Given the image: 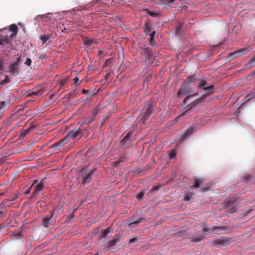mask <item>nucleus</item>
I'll return each mask as SVG.
<instances>
[{"mask_svg":"<svg viewBox=\"0 0 255 255\" xmlns=\"http://www.w3.org/2000/svg\"><path fill=\"white\" fill-rule=\"evenodd\" d=\"M183 88L179 90L177 93V97L180 98L184 95H188V96L184 99L183 103L187 105L188 103V100L192 97L197 95V93L192 94L193 89L190 86H183Z\"/></svg>","mask_w":255,"mask_h":255,"instance_id":"nucleus-1","label":"nucleus"},{"mask_svg":"<svg viewBox=\"0 0 255 255\" xmlns=\"http://www.w3.org/2000/svg\"><path fill=\"white\" fill-rule=\"evenodd\" d=\"M134 131H128L124 138L121 141L120 146L123 149L128 148L132 145V142L135 140Z\"/></svg>","mask_w":255,"mask_h":255,"instance_id":"nucleus-2","label":"nucleus"},{"mask_svg":"<svg viewBox=\"0 0 255 255\" xmlns=\"http://www.w3.org/2000/svg\"><path fill=\"white\" fill-rule=\"evenodd\" d=\"M42 180L39 182L37 179H35L31 186H34V190L32 193V197L35 198L38 193L41 191L44 187V184L42 182Z\"/></svg>","mask_w":255,"mask_h":255,"instance_id":"nucleus-3","label":"nucleus"},{"mask_svg":"<svg viewBox=\"0 0 255 255\" xmlns=\"http://www.w3.org/2000/svg\"><path fill=\"white\" fill-rule=\"evenodd\" d=\"M237 197H232L227 199V202L226 203V205L228 207H232V208L228 210L229 213H234L236 211L237 208H236V206L237 204Z\"/></svg>","mask_w":255,"mask_h":255,"instance_id":"nucleus-4","label":"nucleus"},{"mask_svg":"<svg viewBox=\"0 0 255 255\" xmlns=\"http://www.w3.org/2000/svg\"><path fill=\"white\" fill-rule=\"evenodd\" d=\"M197 87L198 89L202 88L204 90L206 91L208 94H210L212 93V91L214 88L213 85L208 86L207 82L203 79L200 80L198 84Z\"/></svg>","mask_w":255,"mask_h":255,"instance_id":"nucleus-5","label":"nucleus"},{"mask_svg":"<svg viewBox=\"0 0 255 255\" xmlns=\"http://www.w3.org/2000/svg\"><path fill=\"white\" fill-rule=\"evenodd\" d=\"M113 229L112 226H110L106 229L101 230L99 233V241L103 242L106 238H109L110 237H108V235L111 233L113 232Z\"/></svg>","mask_w":255,"mask_h":255,"instance_id":"nucleus-6","label":"nucleus"},{"mask_svg":"<svg viewBox=\"0 0 255 255\" xmlns=\"http://www.w3.org/2000/svg\"><path fill=\"white\" fill-rule=\"evenodd\" d=\"M152 104L150 102H148L145 104L143 109V115L142 119L144 121L146 120L150 117L151 113Z\"/></svg>","mask_w":255,"mask_h":255,"instance_id":"nucleus-7","label":"nucleus"},{"mask_svg":"<svg viewBox=\"0 0 255 255\" xmlns=\"http://www.w3.org/2000/svg\"><path fill=\"white\" fill-rule=\"evenodd\" d=\"M96 170V168H93L91 169L87 174L84 175L82 174V176H81L83 180L82 183L84 184L90 183Z\"/></svg>","mask_w":255,"mask_h":255,"instance_id":"nucleus-8","label":"nucleus"},{"mask_svg":"<svg viewBox=\"0 0 255 255\" xmlns=\"http://www.w3.org/2000/svg\"><path fill=\"white\" fill-rule=\"evenodd\" d=\"M213 243L215 246L221 247L227 246L229 244V241L225 238L214 239Z\"/></svg>","mask_w":255,"mask_h":255,"instance_id":"nucleus-9","label":"nucleus"},{"mask_svg":"<svg viewBox=\"0 0 255 255\" xmlns=\"http://www.w3.org/2000/svg\"><path fill=\"white\" fill-rule=\"evenodd\" d=\"M151 49L149 47H145L141 49L140 53L142 57L147 62H150L149 58L151 56Z\"/></svg>","mask_w":255,"mask_h":255,"instance_id":"nucleus-10","label":"nucleus"},{"mask_svg":"<svg viewBox=\"0 0 255 255\" xmlns=\"http://www.w3.org/2000/svg\"><path fill=\"white\" fill-rule=\"evenodd\" d=\"M122 236H118L116 235L115 238L107 242V245L109 248H113L114 247L118 246L122 240Z\"/></svg>","mask_w":255,"mask_h":255,"instance_id":"nucleus-11","label":"nucleus"},{"mask_svg":"<svg viewBox=\"0 0 255 255\" xmlns=\"http://www.w3.org/2000/svg\"><path fill=\"white\" fill-rule=\"evenodd\" d=\"M202 101H203V98H201L200 99H198L196 100L195 101H194L193 102L191 103L190 104H189L188 105L190 107L189 108H188L187 110H186L185 111L183 112L179 116V117H183V116H186L187 113H188L191 111V110L193 107H196L199 103L202 102Z\"/></svg>","mask_w":255,"mask_h":255,"instance_id":"nucleus-12","label":"nucleus"},{"mask_svg":"<svg viewBox=\"0 0 255 255\" xmlns=\"http://www.w3.org/2000/svg\"><path fill=\"white\" fill-rule=\"evenodd\" d=\"M196 130V129L195 126L190 127L185 131H184V132H183V133H182L180 136L183 138H187L191 136L194 132H195Z\"/></svg>","mask_w":255,"mask_h":255,"instance_id":"nucleus-13","label":"nucleus"},{"mask_svg":"<svg viewBox=\"0 0 255 255\" xmlns=\"http://www.w3.org/2000/svg\"><path fill=\"white\" fill-rule=\"evenodd\" d=\"M188 238L190 239L192 242L197 243L203 240V235L201 233H198L196 234L190 235Z\"/></svg>","mask_w":255,"mask_h":255,"instance_id":"nucleus-14","label":"nucleus"},{"mask_svg":"<svg viewBox=\"0 0 255 255\" xmlns=\"http://www.w3.org/2000/svg\"><path fill=\"white\" fill-rule=\"evenodd\" d=\"M229 230V227L228 226H223V227H216L214 226L211 230V232L214 234L216 235H221V231H226Z\"/></svg>","mask_w":255,"mask_h":255,"instance_id":"nucleus-15","label":"nucleus"},{"mask_svg":"<svg viewBox=\"0 0 255 255\" xmlns=\"http://www.w3.org/2000/svg\"><path fill=\"white\" fill-rule=\"evenodd\" d=\"M54 214V211L51 210L49 213V215H47L42 219V225L45 227H47V225L49 224L50 221L52 219Z\"/></svg>","mask_w":255,"mask_h":255,"instance_id":"nucleus-16","label":"nucleus"},{"mask_svg":"<svg viewBox=\"0 0 255 255\" xmlns=\"http://www.w3.org/2000/svg\"><path fill=\"white\" fill-rule=\"evenodd\" d=\"M254 176L250 173H246L243 176L242 180L246 184H252L254 181Z\"/></svg>","mask_w":255,"mask_h":255,"instance_id":"nucleus-17","label":"nucleus"},{"mask_svg":"<svg viewBox=\"0 0 255 255\" xmlns=\"http://www.w3.org/2000/svg\"><path fill=\"white\" fill-rule=\"evenodd\" d=\"M203 180L202 178H198V177H194V183L193 184L190 186V190H192L195 188H198L202 183H203Z\"/></svg>","mask_w":255,"mask_h":255,"instance_id":"nucleus-18","label":"nucleus"},{"mask_svg":"<svg viewBox=\"0 0 255 255\" xmlns=\"http://www.w3.org/2000/svg\"><path fill=\"white\" fill-rule=\"evenodd\" d=\"M8 72L13 74H17L19 72V65L17 63L11 64L9 67Z\"/></svg>","mask_w":255,"mask_h":255,"instance_id":"nucleus-19","label":"nucleus"},{"mask_svg":"<svg viewBox=\"0 0 255 255\" xmlns=\"http://www.w3.org/2000/svg\"><path fill=\"white\" fill-rule=\"evenodd\" d=\"M196 81V78L194 75L188 77L182 83V86H185L191 83H195Z\"/></svg>","mask_w":255,"mask_h":255,"instance_id":"nucleus-20","label":"nucleus"},{"mask_svg":"<svg viewBox=\"0 0 255 255\" xmlns=\"http://www.w3.org/2000/svg\"><path fill=\"white\" fill-rule=\"evenodd\" d=\"M145 220H146V219L144 218H138V219L135 220L134 221H133V222L130 223L128 224V227L129 228H133L135 225H138L140 223L144 222Z\"/></svg>","mask_w":255,"mask_h":255,"instance_id":"nucleus-21","label":"nucleus"},{"mask_svg":"<svg viewBox=\"0 0 255 255\" xmlns=\"http://www.w3.org/2000/svg\"><path fill=\"white\" fill-rule=\"evenodd\" d=\"M148 169V167H137L133 170V172H136L137 174H144Z\"/></svg>","mask_w":255,"mask_h":255,"instance_id":"nucleus-22","label":"nucleus"},{"mask_svg":"<svg viewBox=\"0 0 255 255\" xmlns=\"http://www.w3.org/2000/svg\"><path fill=\"white\" fill-rule=\"evenodd\" d=\"M69 138L66 135L63 139L59 140L58 142H57L54 145L56 146H62L63 145H64L65 144H66L69 141Z\"/></svg>","mask_w":255,"mask_h":255,"instance_id":"nucleus-23","label":"nucleus"},{"mask_svg":"<svg viewBox=\"0 0 255 255\" xmlns=\"http://www.w3.org/2000/svg\"><path fill=\"white\" fill-rule=\"evenodd\" d=\"M44 92V90L42 89L32 91L28 94L29 96H38L41 95Z\"/></svg>","mask_w":255,"mask_h":255,"instance_id":"nucleus-24","label":"nucleus"},{"mask_svg":"<svg viewBox=\"0 0 255 255\" xmlns=\"http://www.w3.org/2000/svg\"><path fill=\"white\" fill-rule=\"evenodd\" d=\"M248 51V50L247 48H242L235 51L233 54L236 56H239L246 53Z\"/></svg>","mask_w":255,"mask_h":255,"instance_id":"nucleus-25","label":"nucleus"},{"mask_svg":"<svg viewBox=\"0 0 255 255\" xmlns=\"http://www.w3.org/2000/svg\"><path fill=\"white\" fill-rule=\"evenodd\" d=\"M32 130V128L30 127L26 129H22L21 130V134L19 138L20 139L23 138L26 135H27Z\"/></svg>","mask_w":255,"mask_h":255,"instance_id":"nucleus-26","label":"nucleus"},{"mask_svg":"<svg viewBox=\"0 0 255 255\" xmlns=\"http://www.w3.org/2000/svg\"><path fill=\"white\" fill-rule=\"evenodd\" d=\"M67 136L69 139L70 138H75L77 137V131L76 130H71L67 133Z\"/></svg>","mask_w":255,"mask_h":255,"instance_id":"nucleus-27","label":"nucleus"},{"mask_svg":"<svg viewBox=\"0 0 255 255\" xmlns=\"http://www.w3.org/2000/svg\"><path fill=\"white\" fill-rule=\"evenodd\" d=\"M193 193L189 191L184 194V200L185 201H189L193 198Z\"/></svg>","mask_w":255,"mask_h":255,"instance_id":"nucleus-28","label":"nucleus"},{"mask_svg":"<svg viewBox=\"0 0 255 255\" xmlns=\"http://www.w3.org/2000/svg\"><path fill=\"white\" fill-rule=\"evenodd\" d=\"M18 26L15 24H12L10 25L9 30L10 31H12L13 33H16L18 32Z\"/></svg>","mask_w":255,"mask_h":255,"instance_id":"nucleus-29","label":"nucleus"},{"mask_svg":"<svg viewBox=\"0 0 255 255\" xmlns=\"http://www.w3.org/2000/svg\"><path fill=\"white\" fill-rule=\"evenodd\" d=\"M151 31V26L147 24V23L145 24V28H144V32L147 35H150Z\"/></svg>","mask_w":255,"mask_h":255,"instance_id":"nucleus-30","label":"nucleus"},{"mask_svg":"<svg viewBox=\"0 0 255 255\" xmlns=\"http://www.w3.org/2000/svg\"><path fill=\"white\" fill-rule=\"evenodd\" d=\"M160 187H161L160 185H154V186H153L150 189V190L148 192L147 195H149V194H150L152 192L158 191Z\"/></svg>","mask_w":255,"mask_h":255,"instance_id":"nucleus-31","label":"nucleus"},{"mask_svg":"<svg viewBox=\"0 0 255 255\" xmlns=\"http://www.w3.org/2000/svg\"><path fill=\"white\" fill-rule=\"evenodd\" d=\"M169 157L171 159L175 158L176 157V152L175 150L169 151L168 153Z\"/></svg>","mask_w":255,"mask_h":255,"instance_id":"nucleus-32","label":"nucleus"},{"mask_svg":"<svg viewBox=\"0 0 255 255\" xmlns=\"http://www.w3.org/2000/svg\"><path fill=\"white\" fill-rule=\"evenodd\" d=\"M94 42V40L93 39H86L84 40V44L86 46H91Z\"/></svg>","mask_w":255,"mask_h":255,"instance_id":"nucleus-33","label":"nucleus"},{"mask_svg":"<svg viewBox=\"0 0 255 255\" xmlns=\"http://www.w3.org/2000/svg\"><path fill=\"white\" fill-rule=\"evenodd\" d=\"M11 43V41L8 38L0 39V45H2L4 44H9Z\"/></svg>","mask_w":255,"mask_h":255,"instance_id":"nucleus-34","label":"nucleus"},{"mask_svg":"<svg viewBox=\"0 0 255 255\" xmlns=\"http://www.w3.org/2000/svg\"><path fill=\"white\" fill-rule=\"evenodd\" d=\"M99 112L100 108L99 107H95L92 111V116L94 118Z\"/></svg>","mask_w":255,"mask_h":255,"instance_id":"nucleus-35","label":"nucleus"},{"mask_svg":"<svg viewBox=\"0 0 255 255\" xmlns=\"http://www.w3.org/2000/svg\"><path fill=\"white\" fill-rule=\"evenodd\" d=\"M144 195V191L143 190H142L138 192L136 196V198L138 201L140 200L143 198V196Z\"/></svg>","mask_w":255,"mask_h":255,"instance_id":"nucleus-36","label":"nucleus"},{"mask_svg":"<svg viewBox=\"0 0 255 255\" xmlns=\"http://www.w3.org/2000/svg\"><path fill=\"white\" fill-rule=\"evenodd\" d=\"M94 154V150L92 149H88L86 153V157L89 158H91Z\"/></svg>","mask_w":255,"mask_h":255,"instance_id":"nucleus-37","label":"nucleus"},{"mask_svg":"<svg viewBox=\"0 0 255 255\" xmlns=\"http://www.w3.org/2000/svg\"><path fill=\"white\" fill-rule=\"evenodd\" d=\"M89 171V168L88 167L85 166L82 168L80 172V175L81 176H82L83 175H84L85 174H87V172Z\"/></svg>","mask_w":255,"mask_h":255,"instance_id":"nucleus-38","label":"nucleus"},{"mask_svg":"<svg viewBox=\"0 0 255 255\" xmlns=\"http://www.w3.org/2000/svg\"><path fill=\"white\" fill-rule=\"evenodd\" d=\"M10 82V80L9 79L8 76L6 75L5 77V79L1 82L0 84L2 86H3L6 84L8 83H9Z\"/></svg>","mask_w":255,"mask_h":255,"instance_id":"nucleus-39","label":"nucleus"},{"mask_svg":"<svg viewBox=\"0 0 255 255\" xmlns=\"http://www.w3.org/2000/svg\"><path fill=\"white\" fill-rule=\"evenodd\" d=\"M49 36L46 35H43L40 36V38L42 40L43 43H45L49 39Z\"/></svg>","mask_w":255,"mask_h":255,"instance_id":"nucleus-40","label":"nucleus"},{"mask_svg":"<svg viewBox=\"0 0 255 255\" xmlns=\"http://www.w3.org/2000/svg\"><path fill=\"white\" fill-rule=\"evenodd\" d=\"M148 14L152 17H156L158 16V13L155 11H152L150 10H148L147 11Z\"/></svg>","mask_w":255,"mask_h":255,"instance_id":"nucleus-41","label":"nucleus"},{"mask_svg":"<svg viewBox=\"0 0 255 255\" xmlns=\"http://www.w3.org/2000/svg\"><path fill=\"white\" fill-rule=\"evenodd\" d=\"M248 64H249L251 66L255 65V56L250 60Z\"/></svg>","mask_w":255,"mask_h":255,"instance_id":"nucleus-42","label":"nucleus"},{"mask_svg":"<svg viewBox=\"0 0 255 255\" xmlns=\"http://www.w3.org/2000/svg\"><path fill=\"white\" fill-rule=\"evenodd\" d=\"M155 34V31L153 30L149 35L150 36V42L151 43L152 42V41H154Z\"/></svg>","mask_w":255,"mask_h":255,"instance_id":"nucleus-43","label":"nucleus"},{"mask_svg":"<svg viewBox=\"0 0 255 255\" xmlns=\"http://www.w3.org/2000/svg\"><path fill=\"white\" fill-rule=\"evenodd\" d=\"M76 131H77V136H78V134H80V136H83L84 134V130L81 129L80 128L76 130Z\"/></svg>","mask_w":255,"mask_h":255,"instance_id":"nucleus-44","label":"nucleus"},{"mask_svg":"<svg viewBox=\"0 0 255 255\" xmlns=\"http://www.w3.org/2000/svg\"><path fill=\"white\" fill-rule=\"evenodd\" d=\"M124 160H115L112 163L113 166L116 167L119 165L120 163Z\"/></svg>","mask_w":255,"mask_h":255,"instance_id":"nucleus-45","label":"nucleus"},{"mask_svg":"<svg viewBox=\"0 0 255 255\" xmlns=\"http://www.w3.org/2000/svg\"><path fill=\"white\" fill-rule=\"evenodd\" d=\"M137 237L133 238L132 239H130L129 240V244H133V243H135L137 241Z\"/></svg>","mask_w":255,"mask_h":255,"instance_id":"nucleus-46","label":"nucleus"},{"mask_svg":"<svg viewBox=\"0 0 255 255\" xmlns=\"http://www.w3.org/2000/svg\"><path fill=\"white\" fill-rule=\"evenodd\" d=\"M4 67V62L3 60L2 59H0V71L3 70Z\"/></svg>","mask_w":255,"mask_h":255,"instance_id":"nucleus-47","label":"nucleus"},{"mask_svg":"<svg viewBox=\"0 0 255 255\" xmlns=\"http://www.w3.org/2000/svg\"><path fill=\"white\" fill-rule=\"evenodd\" d=\"M74 83L76 85V86L79 85L81 83V81L79 80V79L77 77H75L74 78Z\"/></svg>","mask_w":255,"mask_h":255,"instance_id":"nucleus-48","label":"nucleus"},{"mask_svg":"<svg viewBox=\"0 0 255 255\" xmlns=\"http://www.w3.org/2000/svg\"><path fill=\"white\" fill-rule=\"evenodd\" d=\"M25 64L27 65V66H30L31 64V60L30 58H27L26 59V60L25 62Z\"/></svg>","mask_w":255,"mask_h":255,"instance_id":"nucleus-49","label":"nucleus"},{"mask_svg":"<svg viewBox=\"0 0 255 255\" xmlns=\"http://www.w3.org/2000/svg\"><path fill=\"white\" fill-rule=\"evenodd\" d=\"M32 186H30V187L27 188L25 191L24 192V194H29L30 193L31 191V188Z\"/></svg>","mask_w":255,"mask_h":255,"instance_id":"nucleus-50","label":"nucleus"},{"mask_svg":"<svg viewBox=\"0 0 255 255\" xmlns=\"http://www.w3.org/2000/svg\"><path fill=\"white\" fill-rule=\"evenodd\" d=\"M202 231L204 233L203 235H207V233L209 232L208 229H206L205 228H203Z\"/></svg>","mask_w":255,"mask_h":255,"instance_id":"nucleus-51","label":"nucleus"},{"mask_svg":"<svg viewBox=\"0 0 255 255\" xmlns=\"http://www.w3.org/2000/svg\"><path fill=\"white\" fill-rule=\"evenodd\" d=\"M5 102L4 101L0 102V106L1 108L5 106Z\"/></svg>","mask_w":255,"mask_h":255,"instance_id":"nucleus-52","label":"nucleus"},{"mask_svg":"<svg viewBox=\"0 0 255 255\" xmlns=\"http://www.w3.org/2000/svg\"><path fill=\"white\" fill-rule=\"evenodd\" d=\"M252 96L251 95H248L247 96H246V97H245V99H246V102L248 101V100H249L250 99L252 98Z\"/></svg>","mask_w":255,"mask_h":255,"instance_id":"nucleus-53","label":"nucleus"},{"mask_svg":"<svg viewBox=\"0 0 255 255\" xmlns=\"http://www.w3.org/2000/svg\"><path fill=\"white\" fill-rule=\"evenodd\" d=\"M21 61V56H19L16 60V61L14 62V63H17V64L19 65V63Z\"/></svg>","mask_w":255,"mask_h":255,"instance_id":"nucleus-54","label":"nucleus"},{"mask_svg":"<svg viewBox=\"0 0 255 255\" xmlns=\"http://www.w3.org/2000/svg\"><path fill=\"white\" fill-rule=\"evenodd\" d=\"M21 232L19 231L18 232H13V235L14 236H19L21 234Z\"/></svg>","mask_w":255,"mask_h":255,"instance_id":"nucleus-55","label":"nucleus"},{"mask_svg":"<svg viewBox=\"0 0 255 255\" xmlns=\"http://www.w3.org/2000/svg\"><path fill=\"white\" fill-rule=\"evenodd\" d=\"M17 33H13L10 35V38L12 39L13 37L17 35Z\"/></svg>","mask_w":255,"mask_h":255,"instance_id":"nucleus-56","label":"nucleus"},{"mask_svg":"<svg viewBox=\"0 0 255 255\" xmlns=\"http://www.w3.org/2000/svg\"><path fill=\"white\" fill-rule=\"evenodd\" d=\"M88 92H88V90H85V89H83V90H82V93L83 94H87V93H88Z\"/></svg>","mask_w":255,"mask_h":255,"instance_id":"nucleus-57","label":"nucleus"},{"mask_svg":"<svg viewBox=\"0 0 255 255\" xmlns=\"http://www.w3.org/2000/svg\"><path fill=\"white\" fill-rule=\"evenodd\" d=\"M208 186H203L202 187V189L203 190V191H206L208 189Z\"/></svg>","mask_w":255,"mask_h":255,"instance_id":"nucleus-58","label":"nucleus"},{"mask_svg":"<svg viewBox=\"0 0 255 255\" xmlns=\"http://www.w3.org/2000/svg\"><path fill=\"white\" fill-rule=\"evenodd\" d=\"M4 216V214L1 211H0V218L3 217Z\"/></svg>","mask_w":255,"mask_h":255,"instance_id":"nucleus-59","label":"nucleus"},{"mask_svg":"<svg viewBox=\"0 0 255 255\" xmlns=\"http://www.w3.org/2000/svg\"><path fill=\"white\" fill-rule=\"evenodd\" d=\"M252 211V210H248L246 211V215L248 216L250 213Z\"/></svg>","mask_w":255,"mask_h":255,"instance_id":"nucleus-60","label":"nucleus"},{"mask_svg":"<svg viewBox=\"0 0 255 255\" xmlns=\"http://www.w3.org/2000/svg\"><path fill=\"white\" fill-rule=\"evenodd\" d=\"M176 30H177V31H180V26H178V27L177 28Z\"/></svg>","mask_w":255,"mask_h":255,"instance_id":"nucleus-61","label":"nucleus"},{"mask_svg":"<svg viewBox=\"0 0 255 255\" xmlns=\"http://www.w3.org/2000/svg\"><path fill=\"white\" fill-rule=\"evenodd\" d=\"M82 137V136H80V134H78V136L76 138H77L78 139H80Z\"/></svg>","mask_w":255,"mask_h":255,"instance_id":"nucleus-62","label":"nucleus"},{"mask_svg":"<svg viewBox=\"0 0 255 255\" xmlns=\"http://www.w3.org/2000/svg\"><path fill=\"white\" fill-rule=\"evenodd\" d=\"M3 160H0V164H2V163H3Z\"/></svg>","mask_w":255,"mask_h":255,"instance_id":"nucleus-63","label":"nucleus"},{"mask_svg":"<svg viewBox=\"0 0 255 255\" xmlns=\"http://www.w3.org/2000/svg\"><path fill=\"white\" fill-rule=\"evenodd\" d=\"M184 231H180L178 232V233H183Z\"/></svg>","mask_w":255,"mask_h":255,"instance_id":"nucleus-64","label":"nucleus"}]
</instances>
